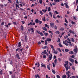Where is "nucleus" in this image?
Listing matches in <instances>:
<instances>
[{"mask_svg": "<svg viewBox=\"0 0 78 78\" xmlns=\"http://www.w3.org/2000/svg\"><path fill=\"white\" fill-rule=\"evenodd\" d=\"M55 2H59V0H54Z\"/></svg>", "mask_w": 78, "mask_h": 78, "instance_id": "41", "label": "nucleus"}, {"mask_svg": "<svg viewBox=\"0 0 78 78\" xmlns=\"http://www.w3.org/2000/svg\"><path fill=\"white\" fill-rule=\"evenodd\" d=\"M57 78H60V76L59 75H58L56 76Z\"/></svg>", "mask_w": 78, "mask_h": 78, "instance_id": "44", "label": "nucleus"}, {"mask_svg": "<svg viewBox=\"0 0 78 78\" xmlns=\"http://www.w3.org/2000/svg\"><path fill=\"white\" fill-rule=\"evenodd\" d=\"M30 30L31 31V32H32V34H34V30L33 29V28H30Z\"/></svg>", "mask_w": 78, "mask_h": 78, "instance_id": "8", "label": "nucleus"}, {"mask_svg": "<svg viewBox=\"0 0 78 78\" xmlns=\"http://www.w3.org/2000/svg\"><path fill=\"white\" fill-rule=\"evenodd\" d=\"M52 72L54 73V74H55L56 73V71L54 70L53 69H52Z\"/></svg>", "mask_w": 78, "mask_h": 78, "instance_id": "14", "label": "nucleus"}, {"mask_svg": "<svg viewBox=\"0 0 78 78\" xmlns=\"http://www.w3.org/2000/svg\"><path fill=\"white\" fill-rule=\"evenodd\" d=\"M58 40L57 41V42H59L60 41H61V40H60V38H58Z\"/></svg>", "mask_w": 78, "mask_h": 78, "instance_id": "37", "label": "nucleus"}, {"mask_svg": "<svg viewBox=\"0 0 78 78\" xmlns=\"http://www.w3.org/2000/svg\"><path fill=\"white\" fill-rule=\"evenodd\" d=\"M75 64H78V61H77L75 60Z\"/></svg>", "mask_w": 78, "mask_h": 78, "instance_id": "38", "label": "nucleus"}, {"mask_svg": "<svg viewBox=\"0 0 78 78\" xmlns=\"http://www.w3.org/2000/svg\"><path fill=\"white\" fill-rule=\"evenodd\" d=\"M39 12H40V14H41V15H43L44 14L43 13V12H42V11H41V10H40Z\"/></svg>", "mask_w": 78, "mask_h": 78, "instance_id": "23", "label": "nucleus"}, {"mask_svg": "<svg viewBox=\"0 0 78 78\" xmlns=\"http://www.w3.org/2000/svg\"><path fill=\"white\" fill-rule=\"evenodd\" d=\"M22 23H23V24H25V21H21Z\"/></svg>", "mask_w": 78, "mask_h": 78, "instance_id": "59", "label": "nucleus"}, {"mask_svg": "<svg viewBox=\"0 0 78 78\" xmlns=\"http://www.w3.org/2000/svg\"><path fill=\"white\" fill-rule=\"evenodd\" d=\"M37 33H38V34H41V32H40V31H38L37 30Z\"/></svg>", "mask_w": 78, "mask_h": 78, "instance_id": "49", "label": "nucleus"}, {"mask_svg": "<svg viewBox=\"0 0 78 78\" xmlns=\"http://www.w3.org/2000/svg\"><path fill=\"white\" fill-rule=\"evenodd\" d=\"M41 66L42 67H44V68H46V66H45V64L44 63H42L41 64Z\"/></svg>", "mask_w": 78, "mask_h": 78, "instance_id": "7", "label": "nucleus"}, {"mask_svg": "<svg viewBox=\"0 0 78 78\" xmlns=\"http://www.w3.org/2000/svg\"><path fill=\"white\" fill-rule=\"evenodd\" d=\"M46 41H48V42H50L51 41V38H47Z\"/></svg>", "mask_w": 78, "mask_h": 78, "instance_id": "11", "label": "nucleus"}, {"mask_svg": "<svg viewBox=\"0 0 78 78\" xmlns=\"http://www.w3.org/2000/svg\"><path fill=\"white\" fill-rule=\"evenodd\" d=\"M57 61H58L57 59H55V60H54V62L55 64H56L57 62Z\"/></svg>", "mask_w": 78, "mask_h": 78, "instance_id": "29", "label": "nucleus"}, {"mask_svg": "<svg viewBox=\"0 0 78 78\" xmlns=\"http://www.w3.org/2000/svg\"><path fill=\"white\" fill-rule=\"evenodd\" d=\"M20 50V48H17L16 49V51H19V50Z\"/></svg>", "mask_w": 78, "mask_h": 78, "instance_id": "57", "label": "nucleus"}, {"mask_svg": "<svg viewBox=\"0 0 78 78\" xmlns=\"http://www.w3.org/2000/svg\"><path fill=\"white\" fill-rule=\"evenodd\" d=\"M45 27H47V28H49V27L48 26V25L47 24H45Z\"/></svg>", "mask_w": 78, "mask_h": 78, "instance_id": "22", "label": "nucleus"}, {"mask_svg": "<svg viewBox=\"0 0 78 78\" xmlns=\"http://www.w3.org/2000/svg\"><path fill=\"white\" fill-rule=\"evenodd\" d=\"M42 29L43 30H44V31H47V28L45 27H43Z\"/></svg>", "mask_w": 78, "mask_h": 78, "instance_id": "12", "label": "nucleus"}, {"mask_svg": "<svg viewBox=\"0 0 78 78\" xmlns=\"http://www.w3.org/2000/svg\"><path fill=\"white\" fill-rule=\"evenodd\" d=\"M67 40V41H69V42H70V39H69V38H68Z\"/></svg>", "mask_w": 78, "mask_h": 78, "instance_id": "61", "label": "nucleus"}, {"mask_svg": "<svg viewBox=\"0 0 78 78\" xmlns=\"http://www.w3.org/2000/svg\"><path fill=\"white\" fill-rule=\"evenodd\" d=\"M45 16H44V17L42 18V20H43V21H44V22L46 21V20L45 19Z\"/></svg>", "mask_w": 78, "mask_h": 78, "instance_id": "13", "label": "nucleus"}, {"mask_svg": "<svg viewBox=\"0 0 78 78\" xmlns=\"http://www.w3.org/2000/svg\"><path fill=\"white\" fill-rule=\"evenodd\" d=\"M71 39L72 41V42H75V40H74V39L72 38Z\"/></svg>", "mask_w": 78, "mask_h": 78, "instance_id": "42", "label": "nucleus"}, {"mask_svg": "<svg viewBox=\"0 0 78 78\" xmlns=\"http://www.w3.org/2000/svg\"><path fill=\"white\" fill-rule=\"evenodd\" d=\"M55 33H56V34H59L60 33L58 31H56Z\"/></svg>", "mask_w": 78, "mask_h": 78, "instance_id": "33", "label": "nucleus"}, {"mask_svg": "<svg viewBox=\"0 0 78 78\" xmlns=\"http://www.w3.org/2000/svg\"><path fill=\"white\" fill-rule=\"evenodd\" d=\"M76 11H78V5L77 6V8L76 10Z\"/></svg>", "mask_w": 78, "mask_h": 78, "instance_id": "62", "label": "nucleus"}, {"mask_svg": "<svg viewBox=\"0 0 78 78\" xmlns=\"http://www.w3.org/2000/svg\"><path fill=\"white\" fill-rule=\"evenodd\" d=\"M49 15H50V16H51L52 17V16H53V13H52L51 12H49Z\"/></svg>", "mask_w": 78, "mask_h": 78, "instance_id": "25", "label": "nucleus"}, {"mask_svg": "<svg viewBox=\"0 0 78 78\" xmlns=\"http://www.w3.org/2000/svg\"><path fill=\"white\" fill-rule=\"evenodd\" d=\"M72 69L73 70H75V67L73 66H72Z\"/></svg>", "mask_w": 78, "mask_h": 78, "instance_id": "32", "label": "nucleus"}, {"mask_svg": "<svg viewBox=\"0 0 78 78\" xmlns=\"http://www.w3.org/2000/svg\"><path fill=\"white\" fill-rule=\"evenodd\" d=\"M59 47H62V44H61L59 43Z\"/></svg>", "mask_w": 78, "mask_h": 78, "instance_id": "40", "label": "nucleus"}, {"mask_svg": "<svg viewBox=\"0 0 78 78\" xmlns=\"http://www.w3.org/2000/svg\"><path fill=\"white\" fill-rule=\"evenodd\" d=\"M52 65H53V67H55V65L54 64V63L53 62L52 63Z\"/></svg>", "mask_w": 78, "mask_h": 78, "instance_id": "48", "label": "nucleus"}, {"mask_svg": "<svg viewBox=\"0 0 78 78\" xmlns=\"http://www.w3.org/2000/svg\"><path fill=\"white\" fill-rule=\"evenodd\" d=\"M19 10H20V11H24V9H22L21 8H20V9H19Z\"/></svg>", "mask_w": 78, "mask_h": 78, "instance_id": "31", "label": "nucleus"}, {"mask_svg": "<svg viewBox=\"0 0 78 78\" xmlns=\"http://www.w3.org/2000/svg\"><path fill=\"white\" fill-rule=\"evenodd\" d=\"M58 60L59 61H61V58H58Z\"/></svg>", "mask_w": 78, "mask_h": 78, "instance_id": "56", "label": "nucleus"}, {"mask_svg": "<svg viewBox=\"0 0 78 78\" xmlns=\"http://www.w3.org/2000/svg\"><path fill=\"white\" fill-rule=\"evenodd\" d=\"M44 35H45V36H46V37L47 36H48V33H45Z\"/></svg>", "mask_w": 78, "mask_h": 78, "instance_id": "36", "label": "nucleus"}, {"mask_svg": "<svg viewBox=\"0 0 78 78\" xmlns=\"http://www.w3.org/2000/svg\"><path fill=\"white\" fill-rule=\"evenodd\" d=\"M71 23H72V25H74V24H75V23L74 22H73V21H72Z\"/></svg>", "mask_w": 78, "mask_h": 78, "instance_id": "50", "label": "nucleus"}, {"mask_svg": "<svg viewBox=\"0 0 78 78\" xmlns=\"http://www.w3.org/2000/svg\"><path fill=\"white\" fill-rule=\"evenodd\" d=\"M16 9H18V8H19V5L17 4H16Z\"/></svg>", "mask_w": 78, "mask_h": 78, "instance_id": "16", "label": "nucleus"}, {"mask_svg": "<svg viewBox=\"0 0 78 78\" xmlns=\"http://www.w3.org/2000/svg\"><path fill=\"white\" fill-rule=\"evenodd\" d=\"M16 3L17 5H19V1L18 0H16Z\"/></svg>", "mask_w": 78, "mask_h": 78, "instance_id": "46", "label": "nucleus"}, {"mask_svg": "<svg viewBox=\"0 0 78 78\" xmlns=\"http://www.w3.org/2000/svg\"><path fill=\"white\" fill-rule=\"evenodd\" d=\"M71 58H75V56L74 55H72V56H71Z\"/></svg>", "mask_w": 78, "mask_h": 78, "instance_id": "45", "label": "nucleus"}, {"mask_svg": "<svg viewBox=\"0 0 78 78\" xmlns=\"http://www.w3.org/2000/svg\"><path fill=\"white\" fill-rule=\"evenodd\" d=\"M74 53L73 51H70L69 52V54H70V55H72V54H73Z\"/></svg>", "mask_w": 78, "mask_h": 78, "instance_id": "15", "label": "nucleus"}, {"mask_svg": "<svg viewBox=\"0 0 78 78\" xmlns=\"http://www.w3.org/2000/svg\"><path fill=\"white\" fill-rule=\"evenodd\" d=\"M21 30H23V27L22 26H21Z\"/></svg>", "mask_w": 78, "mask_h": 78, "instance_id": "53", "label": "nucleus"}, {"mask_svg": "<svg viewBox=\"0 0 78 78\" xmlns=\"http://www.w3.org/2000/svg\"><path fill=\"white\" fill-rule=\"evenodd\" d=\"M66 8H69V6L67 5H66Z\"/></svg>", "mask_w": 78, "mask_h": 78, "instance_id": "54", "label": "nucleus"}, {"mask_svg": "<svg viewBox=\"0 0 78 78\" xmlns=\"http://www.w3.org/2000/svg\"><path fill=\"white\" fill-rule=\"evenodd\" d=\"M49 60H51V59L53 58V57L52 56V55L51 54V55H49Z\"/></svg>", "mask_w": 78, "mask_h": 78, "instance_id": "6", "label": "nucleus"}, {"mask_svg": "<svg viewBox=\"0 0 78 78\" xmlns=\"http://www.w3.org/2000/svg\"><path fill=\"white\" fill-rule=\"evenodd\" d=\"M21 46V43L20 42H19L18 43V47H20Z\"/></svg>", "mask_w": 78, "mask_h": 78, "instance_id": "24", "label": "nucleus"}, {"mask_svg": "<svg viewBox=\"0 0 78 78\" xmlns=\"http://www.w3.org/2000/svg\"><path fill=\"white\" fill-rule=\"evenodd\" d=\"M44 53L45 55H47V50H45L44 51Z\"/></svg>", "mask_w": 78, "mask_h": 78, "instance_id": "30", "label": "nucleus"}, {"mask_svg": "<svg viewBox=\"0 0 78 78\" xmlns=\"http://www.w3.org/2000/svg\"><path fill=\"white\" fill-rule=\"evenodd\" d=\"M57 50H58V51H59L60 52H61V49L59 48H57Z\"/></svg>", "mask_w": 78, "mask_h": 78, "instance_id": "39", "label": "nucleus"}, {"mask_svg": "<svg viewBox=\"0 0 78 78\" xmlns=\"http://www.w3.org/2000/svg\"><path fill=\"white\" fill-rule=\"evenodd\" d=\"M65 22H66V23H68V22L67 21V20L66 19V18H65Z\"/></svg>", "mask_w": 78, "mask_h": 78, "instance_id": "55", "label": "nucleus"}, {"mask_svg": "<svg viewBox=\"0 0 78 78\" xmlns=\"http://www.w3.org/2000/svg\"><path fill=\"white\" fill-rule=\"evenodd\" d=\"M27 36H25V41H27L28 39L27 38Z\"/></svg>", "mask_w": 78, "mask_h": 78, "instance_id": "43", "label": "nucleus"}, {"mask_svg": "<svg viewBox=\"0 0 78 78\" xmlns=\"http://www.w3.org/2000/svg\"><path fill=\"white\" fill-rule=\"evenodd\" d=\"M55 12L56 14H59V12H57V11H55Z\"/></svg>", "mask_w": 78, "mask_h": 78, "instance_id": "51", "label": "nucleus"}, {"mask_svg": "<svg viewBox=\"0 0 78 78\" xmlns=\"http://www.w3.org/2000/svg\"><path fill=\"white\" fill-rule=\"evenodd\" d=\"M63 44H65V45H66V46H68V45H69V44H68L67 43H66V41H63Z\"/></svg>", "mask_w": 78, "mask_h": 78, "instance_id": "9", "label": "nucleus"}, {"mask_svg": "<svg viewBox=\"0 0 78 78\" xmlns=\"http://www.w3.org/2000/svg\"><path fill=\"white\" fill-rule=\"evenodd\" d=\"M16 56L17 58H19V55L18 54H17L16 55Z\"/></svg>", "mask_w": 78, "mask_h": 78, "instance_id": "58", "label": "nucleus"}, {"mask_svg": "<svg viewBox=\"0 0 78 78\" xmlns=\"http://www.w3.org/2000/svg\"><path fill=\"white\" fill-rule=\"evenodd\" d=\"M50 26L51 28H54L55 26V24H54V23H51L50 24Z\"/></svg>", "mask_w": 78, "mask_h": 78, "instance_id": "3", "label": "nucleus"}, {"mask_svg": "<svg viewBox=\"0 0 78 78\" xmlns=\"http://www.w3.org/2000/svg\"><path fill=\"white\" fill-rule=\"evenodd\" d=\"M43 58H47V56H46V55H44L43 56Z\"/></svg>", "mask_w": 78, "mask_h": 78, "instance_id": "34", "label": "nucleus"}, {"mask_svg": "<svg viewBox=\"0 0 78 78\" xmlns=\"http://www.w3.org/2000/svg\"><path fill=\"white\" fill-rule=\"evenodd\" d=\"M65 62L66 64H64V66L66 69V70L67 71V70H69V69H70V67H69V68L68 67V64H69V62L68 61H65Z\"/></svg>", "mask_w": 78, "mask_h": 78, "instance_id": "1", "label": "nucleus"}, {"mask_svg": "<svg viewBox=\"0 0 78 78\" xmlns=\"http://www.w3.org/2000/svg\"><path fill=\"white\" fill-rule=\"evenodd\" d=\"M47 9H42V11H43V12H47Z\"/></svg>", "mask_w": 78, "mask_h": 78, "instance_id": "18", "label": "nucleus"}, {"mask_svg": "<svg viewBox=\"0 0 78 78\" xmlns=\"http://www.w3.org/2000/svg\"><path fill=\"white\" fill-rule=\"evenodd\" d=\"M39 2L40 3V4H42V0H39Z\"/></svg>", "mask_w": 78, "mask_h": 78, "instance_id": "27", "label": "nucleus"}, {"mask_svg": "<svg viewBox=\"0 0 78 78\" xmlns=\"http://www.w3.org/2000/svg\"><path fill=\"white\" fill-rule=\"evenodd\" d=\"M48 12H50V11H51V9L50 7L48 8Z\"/></svg>", "mask_w": 78, "mask_h": 78, "instance_id": "20", "label": "nucleus"}, {"mask_svg": "<svg viewBox=\"0 0 78 78\" xmlns=\"http://www.w3.org/2000/svg\"><path fill=\"white\" fill-rule=\"evenodd\" d=\"M40 34L41 36H44V34H43L42 32H41Z\"/></svg>", "mask_w": 78, "mask_h": 78, "instance_id": "35", "label": "nucleus"}, {"mask_svg": "<svg viewBox=\"0 0 78 78\" xmlns=\"http://www.w3.org/2000/svg\"><path fill=\"white\" fill-rule=\"evenodd\" d=\"M54 59H56V56L54 55Z\"/></svg>", "mask_w": 78, "mask_h": 78, "instance_id": "63", "label": "nucleus"}, {"mask_svg": "<svg viewBox=\"0 0 78 78\" xmlns=\"http://www.w3.org/2000/svg\"><path fill=\"white\" fill-rule=\"evenodd\" d=\"M4 23L3 22H2V23H1V25H4Z\"/></svg>", "mask_w": 78, "mask_h": 78, "instance_id": "64", "label": "nucleus"}, {"mask_svg": "<svg viewBox=\"0 0 78 78\" xmlns=\"http://www.w3.org/2000/svg\"><path fill=\"white\" fill-rule=\"evenodd\" d=\"M65 51L66 52H68V51H69V49H65Z\"/></svg>", "mask_w": 78, "mask_h": 78, "instance_id": "28", "label": "nucleus"}, {"mask_svg": "<svg viewBox=\"0 0 78 78\" xmlns=\"http://www.w3.org/2000/svg\"><path fill=\"white\" fill-rule=\"evenodd\" d=\"M50 47H51V48H52L53 50V51H55V49H54L53 45H50Z\"/></svg>", "mask_w": 78, "mask_h": 78, "instance_id": "10", "label": "nucleus"}, {"mask_svg": "<svg viewBox=\"0 0 78 78\" xmlns=\"http://www.w3.org/2000/svg\"><path fill=\"white\" fill-rule=\"evenodd\" d=\"M47 67L48 69L50 70V66H49V65H47Z\"/></svg>", "mask_w": 78, "mask_h": 78, "instance_id": "26", "label": "nucleus"}, {"mask_svg": "<svg viewBox=\"0 0 78 78\" xmlns=\"http://www.w3.org/2000/svg\"><path fill=\"white\" fill-rule=\"evenodd\" d=\"M39 20L38 19H37L35 20V23H39Z\"/></svg>", "mask_w": 78, "mask_h": 78, "instance_id": "17", "label": "nucleus"}, {"mask_svg": "<svg viewBox=\"0 0 78 78\" xmlns=\"http://www.w3.org/2000/svg\"><path fill=\"white\" fill-rule=\"evenodd\" d=\"M69 60L70 61V62H72V63L74 62V60L71 58H69Z\"/></svg>", "mask_w": 78, "mask_h": 78, "instance_id": "4", "label": "nucleus"}, {"mask_svg": "<svg viewBox=\"0 0 78 78\" xmlns=\"http://www.w3.org/2000/svg\"><path fill=\"white\" fill-rule=\"evenodd\" d=\"M39 24H41V23H42V21H39Z\"/></svg>", "mask_w": 78, "mask_h": 78, "instance_id": "47", "label": "nucleus"}, {"mask_svg": "<svg viewBox=\"0 0 78 78\" xmlns=\"http://www.w3.org/2000/svg\"><path fill=\"white\" fill-rule=\"evenodd\" d=\"M37 77L39 78H40V76H39V75L38 74L35 75L36 78H37Z\"/></svg>", "mask_w": 78, "mask_h": 78, "instance_id": "19", "label": "nucleus"}, {"mask_svg": "<svg viewBox=\"0 0 78 78\" xmlns=\"http://www.w3.org/2000/svg\"><path fill=\"white\" fill-rule=\"evenodd\" d=\"M69 64L70 66H73V65H72V63H70V62L69 63Z\"/></svg>", "mask_w": 78, "mask_h": 78, "instance_id": "60", "label": "nucleus"}, {"mask_svg": "<svg viewBox=\"0 0 78 78\" xmlns=\"http://www.w3.org/2000/svg\"><path fill=\"white\" fill-rule=\"evenodd\" d=\"M73 51L76 54V53H77V52L78 51V49H77V48L74 49L73 50Z\"/></svg>", "mask_w": 78, "mask_h": 78, "instance_id": "5", "label": "nucleus"}, {"mask_svg": "<svg viewBox=\"0 0 78 78\" xmlns=\"http://www.w3.org/2000/svg\"><path fill=\"white\" fill-rule=\"evenodd\" d=\"M66 75H67L68 77L67 78H71L70 77V72L69 71H68L66 72ZM62 78H66V75H63L62 76Z\"/></svg>", "mask_w": 78, "mask_h": 78, "instance_id": "2", "label": "nucleus"}, {"mask_svg": "<svg viewBox=\"0 0 78 78\" xmlns=\"http://www.w3.org/2000/svg\"><path fill=\"white\" fill-rule=\"evenodd\" d=\"M60 30H61V31H63V30H64V28H61L60 29Z\"/></svg>", "mask_w": 78, "mask_h": 78, "instance_id": "52", "label": "nucleus"}, {"mask_svg": "<svg viewBox=\"0 0 78 78\" xmlns=\"http://www.w3.org/2000/svg\"><path fill=\"white\" fill-rule=\"evenodd\" d=\"M54 53H55V54H58V51H54Z\"/></svg>", "mask_w": 78, "mask_h": 78, "instance_id": "21", "label": "nucleus"}]
</instances>
